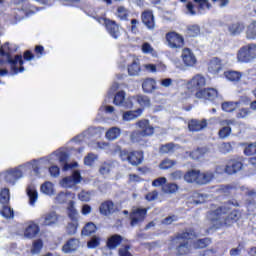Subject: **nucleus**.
Listing matches in <instances>:
<instances>
[{
    "label": "nucleus",
    "mask_w": 256,
    "mask_h": 256,
    "mask_svg": "<svg viewBox=\"0 0 256 256\" xmlns=\"http://www.w3.org/2000/svg\"><path fill=\"white\" fill-rule=\"evenodd\" d=\"M111 171V164L104 162L100 165L99 173L101 175H109V172Z\"/></svg>",
    "instance_id": "obj_62"
},
{
    "label": "nucleus",
    "mask_w": 256,
    "mask_h": 256,
    "mask_svg": "<svg viewBox=\"0 0 256 256\" xmlns=\"http://www.w3.org/2000/svg\"><path fill=\"white\" fill-rule=\"evenodd\" d=\"M1 214L6 219H13V217H15V213L13 212V209H11V207H9V206H7L5 204H4L3 208H2Z\"/></svg>",
    "instance_id": "obj_55"
},
{
    "label": "nucleus",
    "mask_w": 256,
    "mask_h": 256,
    "mask_svg": "<svg viewBox=\"0 0 256 256\" xmlns=\"http://www.w3.org/2000/svg\"><path fill=\"white\" fill-rule=\"evenodd\" d=\"M106 139L108 141H115L116 139H119L121 137V128L119 127H112L108 129V131L105 134Z\"/></svg>",
    "instance_id": "obj_36"
},
{
    "label": "nucleus",
    "mask_w": 256,
    "mask_h": 256,
    "mask_svg": "<svg viewBox=\"0 0 256 256\" xmlns=\"http://www.w3.org/2000/svg\"><path fill=\"white\" fill-rule=\"evenodd\" d=\"M57 157L59 159V163H62L63 165V168H62L63 171H69V169H75V167H77L78 165L77 162H74L71 164L67 163L68 156L65 152H59L57 154Z\"/></svg>",
    "instance_id": "obj_28"
},
{
    "label": "nucleus",
    "mask_w": 256,
    "mask_h": 256,
    "mask_svg": "<svg viewBox=\"0 0 256 256\" xmlns=\"http://www.w3.org/2000/svg\"><path fill=\"white\" fill-rule=\"evenodd\" d=\"M143 113V109H137L134 111H126L122 115L123 121H133L134 119H137L138 117H141Z\"/></svg>",
    "instance_id": "obj_33"
},
{
    "label": "nucleus",
    "mask_w": 256,
    "mask_h": 256,
    "mask_svg": "<svg viewBox=\"0 0 256 256\" xmlns=\"http://www.w3.org/2000/svg\"><path fill=\"white\" fill-rule=\"evenodd\" d=\"M219 151L220 153H224V154L231 153V151H233V147L231 146V143L224 142L220 144Z\"/></svg>",
    "instance_id": "obj_60"
},
{
    "label": "nucleus",
    "mask_w": 256,
    "mask_h": 256,
    "mask_svg": "<svg viewBox=\"0 0 256 256\" xmlns=\"http://www.w3.org/2000/svg\"><path fill=\"white\" fill-rule=\"evenodd\" d=\"M206 83L207 80L205 79V77L201 74H197L188 81L187 86L188 89H196V91H199L201 87H205Z\"/></svg>",
    "instance_id": "obj_16"
},
{
    "label": "nucleus",
    "mask_w": 256,
    "mask_h": 256,
    "mask_svg": "<svg viewBox=\"0 0 256 256\" xmlns=\"http://www.w3.org/2000/svg\"><path fill=\"white\" fill-rule=\"evenodd\" d=\"M142 89L144 93H153L157 89V81L153 78H146L142 82Z\"/></svg>",
    "instance_id": "obj_27"
},
{
    "label": "nucleus",
    "mask_w": 256,
    "mask_h": 256,
    "mask_svg": "<svg viewBox=\"0 0 256 256\" xmlns=\"http://www.w3.org/2000/svg\"><path fill=\"white\" fill-rule=\"evenodd\" d=\"M153 51H155V49H153V46H151V44H149L148 42H144L142 44V53L149 55L153 53Z\"/></svg>",
    "instance_id": "obj_64"
},
{
    "label": "nucleus",
    "mask_w": 256,
    "mask_h": 256,
    "mask_svg": "<svg viewBox=\"0 0 256 256\" xmlns=\"http://www.w3.org/2000/svg\"><path fill=\"white\" fill-rule=\"evenodd\" d=\"M224 75L228 81H232L234 83L241 81V73L237 71H227L224 73Z\"/></svg>",
    "instance_id": "obj_46"
},
{
    "label": "nucleus",
    "mask_w": 256,
    "mask_h": 256,
    "mask_svg": "<svg viewBox=\"0 0 256 256\" xmlns=\"http://www.w3.org/2000/svg\"><path fill=\"white\" fill-rule=\"evenodd\" d=\"M141 73V65L139 64V59H134L133 62L128 65V74L131 77H137Z\"/></svg>",
    "instance_id": "obj_32"
},
{
    "label": "nucleus",
    "mask_w": 256,
    "mask_h": 256,
    "mask_svg": "<svg viewBox=\"0 0 256 256\" xmlns=\"http://www.w3.org/2000/svg\"><path fill=\"white\" fill-rule=\"evenodd\" d=\"M99 133V129L95 127H90L87 130H85L82 134L76 136L73 141H76V143H81V141H87L88 139H93L95 135Z\"/></svg>",
    "instance_id": "obj_17"
},
{
    "label": "nucleus",
    "mask_w": 256,
    "mask_h": 256,
    "mask_svg": "<svg viewBox=\"0 0 256 256\" xmlns=\"http://www.w3.org/2000/svg\"><path fill=\"white\" fill-rule=\"evenodd\" d=\"M243 169V163L237 160H231L228 165L225 166V173L227 175H235V173H239Z\"/></svg>",
    "instance_id": "obj_20"
},
{
    "label": "nucleus",
    "mask_w": 256,
    "mask_h": 256,
    "mask_svg": "<svg viewBox=\"0 0 256 256\" xmlns=\"http://www.w3.org/2000/svg\"><path fill=\"white\" fill-rule=\"evenodd\" d=\"M144 137L147 136L143 135V133L140 132L139 130H136L130 134V141L132 143H139L140 145H143V143H145V139H143Z\"/></svg>",
    "instance_id": "obj_41"
},
{
    "label": "nucleus",
    "mask_w": 256,
    "mask_h": 256,
    "mask_svg": "<svg viewBox=\"0 0 256 256\" xmlns=\"http://www.w3.org/2000/svg\"><path fill=\"white\" fill-rule=\"evenodd\" d=\"M97 154L89 153L85 158H84V165H88L91 167L95 161H97Z\"/></svg>",
    "instance_id": "obj_57"
},
{
    "label": "nucleus",
    "mask_w": 256,
    "mask_h": 256,
    "mask_svg": "<svg viewBox=\"0 0 256 256\" xmlns=\"http://www.w3.org/2000/svg\"><path fill=\"white\" fill-rule=\"evenodd\" d=\"M142 23H144L147 29H150L151 31L155 29V16H153L152 11H145L142 14Z\"/></svg>",
    "instance_id": "obj_25"
},
{
    "label": "nucleus",
    "mask_w": 256,
    "mask_h": 256,
    "mask_svg": "<svg viewBox=\"0 0 256 256\" xmlns=\"http://www.w3.org/2000/svg\"><path fill=\"white\" fill-rule=\"evenodd\" d=\"M243 31H245L244 22L237 21L228 25V33L232 35V37H237V35H239Z\"/></svg>",
    "instance_id": "obj_21"
},
{
    "label": "nucleus",
    "mask_w": 256,
    "mask_h": 256,
    "mask_svg": "<svg viewBox=\"0 0 256 256\" xmlns=\"http://www.w3.org/2000/svg\"><path fill=\"white\" fill-rule=\"evenodd\" d=\"M169 176L172 181H179L183 178L185 179V174L181 170H176V171L170 173Z\"/></svg>",
    "instance_id": "obj_58"
},
{
    "label": "nucleus",
    "mask_w": 256,
    "mask_h": 256,
    "mask_svg": "<svg viewBox=\"0 0 256 256\" xmlns=\"http://www.w3.org/2000/svg\"><path fill=\"white\" fill-rule=\"evenodd\" d=\"M145 217H147V208L133 209L130 213L131 227H137V225H141V223L145 221Z\"/></svg>",
    "instance_id": "obj_8"
},
{
    "label": "nucleus",
    "mask_w": 256,
    "mask_h": 256,
    "mask_svg": "<svg viewBox=\"0 0 256 256\" xmlns=\"http://www.w3.org/2000/svg\"><path fill=\"white\" fill-rule=\"evenodd\" d=\"M38 223L42 227H53L59 223V214L55 211L46 212L38 219Z\"/></svg>",
    "instance_id": "obj_9"
},
{
    "label": "nucleus",
    "mask_w": 256,
    "mask_h": 256,
    "mask_svg": "<svg viewBox=\"0 0 256 256\" xmlns=\"http://www.w3.org/2000/svg\"><path fill=\"white\" fill-rule=\"evenodd\" d=\"M237 59L240 63H251L256 59V44L242 47L237 53Z\"/></svg>",
    "instance_id": "obj_5"
},
{
    "label": "nucleus",
    "mask_w": 256,
    "mask_h": 256,
    "mask_svg": "<svg viewBox=\"0 0 256 256\" xmlns=\"http://www.w3.org/2000/svg\"><path fill=\"white\" fill-rule=\"evenodd\" d=\"M200 33L201 28L199 27V25L194 24L187 26V35H189V37H197Z\"/></svg>",
    "instance_id": "obj_48"
},
{
    "label": "nucleus",
    "mask_w": 256,
    "mask_h": 256,
    "mask_svg": "<svg viewBox=\"0 0 256 256\" xmlns=\"http://www.w3.org/2000/svg\"><path fill=\"white\" fill-rule=\"evenodd\" d=\"M39 165H41V162L33 160L32 162L20 165L19 167L8 169L3 173V177L7 183H10V185H15V183H17V181L23 177V171H25V167H32L35 175H37V177H41V173L39 172Z\"/></svg>",
    "instance_id": "obj_3"
},
{
    "label": "nucleus",
    "mask_w": 256,
    "mask_h": 256,
    "mask_svg": "<svg viewBox=\"0 0 256 256\" xmlns=\"http://www.w3.org/2000/svg\"><path fill=\"white\" fill-rule=\"evenodd\" d=\"M115 203L111 200L104 201L100 204L99 211L101 215L104 217H109V215H113L115 213Z\"/></svg>",
    "instance_id": "obj_18"
},
{
    "label": "nucleus",
    "mask_w": 256,
    "mask_h": 256,
    "mask_svg": "<svg viewBox=\"0 0 256 256\" xmlns=\"http://www.w3.org/2000/svg\"><path fill=\"white\" fill-rule=\"evenodd\" d=\"M9 199V188L2 189L0 192V203L2 205H7V203H9Z\"/></svg>",
    "instance_id": "obj_53"
},
{
    "label": "nucleus",
    "mask_w": 256,
    "mask_h": 256,
    "mask_svg": "<svg viewBox=\"0 0 256 256\" xmlns=\"http://www.w3.org/2000/svg\"><path fill=\"white\" fill-rule=\"evenodd\" d=\"M234 123V120H224L221 122L223 127L218 132L220 139H227L231 135V127L229 125H233Z\"/></svg>",
    "instance_id": "obj_24"
},
{
    "label": "nucleus",
    "mask_w": 256,
    "mask_h": 256,
    "mask_svg": "<svg viewBox=\"0 0 256 256\" xmlns=\"http://www.w3.org/2000/svg\"><path fill=\"white\" fill-rule=\"evenodd\" d=\"M39 231V225H37L35 222H28L24 231V237H26V239H33L39 235Z\"/></svg>",
    "instance_id": "obj_19"
},
{
    "label": "nucleus",
    "mask_w": 256,
    "mask_h": 256,
    "mask_svg": "<svg viewBox=\"0 0 256 256\" xmlns=\"http://www.w3.org/2000/svg\"><path fill=\"white\" fill-rule=\"evenodd\" d=\"M40 191L41 193H44V195H55V188L53 187V183L49 181L41 185Z\"/></svg>",
    "instance_id": "obj_42"
},
{
    "label": "nucleus",
    "mask_w": 256,
    "mask_h": 256,
    "mask_svg": "<svg viewBox=\"0 0 256 256\" xmlns=\"http://www.w3.org/2000/svg\"><path fill=\"white\" fill-rule=\"evenodd\" d=\"M181 57L185 67H195L197 65V57L195 56L193 51H191V49H183Z\"/></svg>",
    "instance_id": "obj_13"
},
{
    "label": "nucleus",
    "mask_w": 256,
    "mask_h": 256,
    "mask_svg": "<svg viewBox=\"0 0 256 256\" xmlns=\"http://www.w3.org/2000/svg\"><path fill=\"white\" fill-rule=\"evenodd\" d=\"M143 67L149 73H157V71H165V69H167V66H165V65L157 66L155 64H144Z\"/></svg>",
    "instance_id": "obj_44"
},
{
    "label": "nucleus",
    "mask_w": 256,
    "mask_h": 256,
    "mask_svg": "<svg viewBox=\"0 0 256 256\" xmlns=\"http://www.w3.org/2000/svg\"><path fill=\"white\" fill-rule=\"evenodd\" d=\"M67 213L69 219L71 221H77L79 217V213L77 212V209L75 208V202L73 200H70L67 207Z\"/></svg>",
    "instance_id": "obj_38"
},
{
    "label": "nucleus",
    "mask_w": 256,
    "mask_h": 256,
    "mask_svg": "<svg viewBox=\"0 0 256 256\" xmlns=\"http://www.w3.org/2000/svg\"><path fill=\"white\" fill-rule=\"evenodd\" d=\"M120 159L128 161L133 166L141 165L143 163V152L122 150L120 152Z\"/></svg>",
    "instance_id": "obj_6"
},
{
    "label": "nucleus",
    "mask_w": 256,
    "mask_h": 256,
    "mask_svg": "<svg viewBox=\"0 0 256 256\" xmlns=\"http://www.w3.org/2000/svg\"><path fill=\"white\" fill-rule=\"evenodd\" d=\"M223 69V63L221 62V59L214 57L210 60L208 71L210 73H213L214 75L219 73Z\"/></svg>",
    "instance_id": "obj_30"
},
{
    "label": "nucleus",
    "mask_w": 256,
    "mask_h": 256,
    "mask_svg": "<svg viewBox=\"0 0 256 256\" xmlns=\"http://www.w3.org/2000/svg\"><path fill=\"white\" fill-rule=\"evenodd\" d=\"M192 201L195 203V205H200L201 203H205L207 201V195L201 194L199 192H194L192 194Z\"/></svg>",
    "instance_id": "obj_47"
},
{
    "label": "nucleus",
    "mask_w": 256,
    "mask_h": 256,
    "mask_svg": "<svg viewBox=\"0 0 256 256\" xmlns=\"http://www.w3.org/2000/svg\"><path fill=\"white\" fill-rule=\"evenodd\" d=\"M246 98H241L239 101L236 102H224L222 103V110H224L226 113H233L235 109L239 107V105H243L249 103V101L245 102Z\"/></svg>",
    "instance_id": "obj_23"
},
{
    "label": "nucleus",
    "mask_w": 256,
    "mask_h": 256,
    "mask_svg": "<svg viewBox=\"0 0 256 256\" xmlns=\"http://www.w3.org/2000/svg\"><path fill=\"white\" fill-rule=\"evenodd\" d=\"M184 181H186V183H196L199 185V170L192 169L186 172L184 174Z\"/></svg>",
    "instance_id": "obj_31"
},
{
    "label": "nucleus",
    "mask_w": 256,
    "mask_h": 256,
    "mask_svg": "<svg viewBox=\"0 0 256 256\" xmlns=\"http://www.w3.org/2000/svg\"><path fill=\"white\" fill-rule=\"evenodd\" d=\"M175 151V145L173 143H167L160 147L159 153L166 155L167 153H173Z\"/></svg>",
    "instance_id": "obj_51"
},
{
    "label": "nucleus",
    "mask_w": 256,
    "mask_h": 256,
    "mask_svg": "<svg viewBox=\"0 0 256 256\" xmlns=\"http://www.w3.org/2000/svg\"><path fill=\"white\" fill-rule=\"evenodd\" d=\"M163 193H168V195H172L173 193H177L179 191V186L176 183H168L162 186Z\"/></svg>",
    "instance_id": "obj_45"
},
{
    "label": "nucleus",
    "mask_w": 256,
    "mask_h": 256,
    "mask_svg": "<svg viewBox=\"0 0 256 256\" xmlns=\"http://www.w3.org/2000/svg\"><path fill=\"white\" fill-rule=\"evenodd\" d=\"M79 183H81V172L77 170L73 171L71 176H67L60 181V185L64 189H72Z\"/></svg>",
    "instance_id": "obj_10"
},
{
    "label": "nucleus",
    "mask_w": 256,
    "mask_h": 256,
    "mask_svg": "<svg viewBox=\"0 0 256 256\" xmlns=\"http://www.w3.org/2000/svg\"><path fill=\"white\" fill-rule=\"evenodd\" d=\"M225 255V249L216 246L212 249L205 250L200 256H223Z\"/></svg>",
    "instance_id": "obj_40"
},
{
    "label": "nucleus",
    "mask_w": 256,
    "mask_h": 256,
    "mask_svg": "<svg viewBox=\"0 0 256 256\" xmlns=\"http://www.w3.org/2000/svg\"><path fill=\"white\" fill-rule=\"evenodd\" d=\"M195 237H197V233H195V231L191 229L176 234L171 239V246L174 247L176 255H189V253H191L189 239H195Z\"/></svg>",
    "instance_id": "obj_2"
},
{
    "label": "nucleus",
    "mask_w": 256,
    "mask_h": 256,
    "mask_svg": "<svg viewBox=\"0 0 256 256\" xmlns=\"http://www.w3.org/2000/svg\"><path fill=\"white\" fill-rule=\"evenodd\" d=\"M207 127V120H191L188 124L189 131L197 132L203 131Z\"/></svg>",
    "instance_id": "obj_29"
},
{
    "label": "nucleus",
    "mask_w": 256,
    "mask_h": 256,
    "mask_svg": "<svg viewBox=\"0 0 256 256\" xmlns=\"http://www.w3.org/2000/svg\"><path fill=\"white\" fill-rule=\"evenodd\" d=\"M116 17H118L120 21H127L129 18V10L125 8V6H119L116 10Z\"/></svg>",
    "instance_id": "obj_43"
},
{
    "label": "nucleus",
    "mask_w": 256,
    "mask_h": 256,
    "mask_svg": "<svg viewBox=\"0 0 256 256\" xmlns=\"http://www.w3.org/2000/svg\"><path fill=\"white\" fill-rule=\"evenodd\" d=\"M26 193L29 197V203L32 207H35V204L37 203V199H39V194L37 192V187L35 185L31 184L27 187Z\"/></svg>",
    "instance_id": "obj_26"
},
{
    "label": "nucleus",
    "mask_w": 256,
    "mask_h": 256,
    "mask_svg": "<svg viewBox=\"0 0 256 256\" xmlns=\"http://www.w3.org/2000/svg\"><path fill=\"white\" fill-rule=\"evenodd\" d=\"M55 199L57 203H60V204L67 203V201H71V199H75V193H72L69 191L60 192Z\"/></svg>",
    "instance_id": "obj_34"
},
{
    "label": "nucleus",
    "mask_w": 256,
    "mask_h": 256,
    "mask_svg": "<svg viewBox=\"0 0 256 256\" xmlns=\"http://www.w3.org/2000/svg\"><path fill=\"white\" fill-rule=\"evenodd\" d=\"M95 231H97V226H95L94 223L90 222L87 223L82 229V235H85L87 237L89 235H92V233H95Z\"/></svg>",
    "instance_id": "obj_49"
},
{
    "label": "nucleus",
    "mask_w": 256,
    "mask_h": 256,
    "mask_svg": "<svg viewBox=\"0 0 256 256\" xmlns=\"http://www.w3.org/2000/svg\"><path fill=\"white\" fill-rule=\"evenodd\" d=\"M121 241H123V237H121V235L115 234L111 236L107 241L108 249H117V247L121 245Z\"/></svg>",
    "instance_id": "obj_37"
},
{
    "label": "nucleus",
    "mask_w": 256,
    "mask_h": 256,
    "mask_svg": "<svg viewBox=\"0 0 256 256\" xmlns=\"http://www.w3.org/2000/svg\"><path fill=\"white\" fill-rule=\"evenodd\" d=\"M107 32L113 39H119L121 37V31L119 30V24L111 19L104 20Z\"/></svg>",
    "instance_id": "obj_15"
},
{
    "label": "nucleus",
    "mask_w": 256,
    "mask_h": 256,
    "mask_svg": "<svg viewBox=\"0 0 256 256\" xmlns=\"http://www.w3.org/2000/svg\"><path fill=\"white\" fill-rule=\"evenodd\" d=\"M166 41L170 49H181L185 45V39L177 32H168Z\"/></svg>",
    "instance_id": "obj_7"
},
{
    "label": "nucleus",
    "mask_w": 256,
    "mask_h": 256,
    "mask_svg": "<svg viewBox=\"0 0 256 256\" xmlns=\"http://www.w3.org/2000/svg\"><path fill=\"white\" fill-rule=\"evenodd\" d=\"M80 242L79 239L71 238L62 247L63 253H75L79 249Z\"/></svg>",
    "instance_id": "obj_22"
},
{
    "label": "nucleus",
    "mask_w": 256,
    "mask_h": 256,
    "mask_svg": "<svg viewBox=\"0 0 256 256\" xmlns=\"http://www.w3.org/2000/svg\"><path fill=\"white\" fill-rule=\"evenodd\" d=\"M218 92L215 88H204L198 90L195 94L197 99H204L205 101H215Z\"/></svg>",
    "instance_id": "obj_12"
},
{
    "label": "nucleus",
    "mask_w": 256,
    "mask_h": 256,
    "mask_svg": "<svg viewBox=\"0 0 256 256\" xmlns=\"http://www.w3.org/2000/svg\"><path fill=\"white\" fill-rule=\"evenodd\" d=\"M42 249H43V241L35 240L31 249V253L33 255H38V253H41Z\"/></svg>",
    "instance_id": "obj_54"
},
{
    "label": "nucleus",
    "mask_w": 256,
    "mask_h": 256,
    "mask_svg": "<svg viewBox=\"0 0 256 256\" xmlns=\"http://www.w3.org/2000/svg\"><path fill=\"white\" fill-rule=\"evenodd\" d=\"M213 177H215L213 172L201 173V171H199L198 185H207V183H211V181H213Z\"/></svg>",
    "instance_id": "obj_35"
},
{
    "label": "nucleus",
    "mask_w": 256,
    "mask_h": 256,
    "mask_svg": "<svg viewBox=\"0 0 256 256\" xmlns=\"http://www.w3.org/2000/svg\"><path fill=\"white\" fill-rule=\"evenodd\" d=\"M246 39H250L251 41H255L256 39V20H253L246 27Z\"/></svg>",
    "instance_id": "obj_39"
},
{
    "label": "nucleus",
    "mask_w": 256,
    "mask_h": 256,
    "mask_svg": "<svg viewBox=\"0 0 256 256\" xmlns=\"http://www.w3.org/2000/svg\"><path fill=\"white\" fill-rule=\"evenodd\" d=\"M101 245V238L94 236L88 241L87 246L88 249H95Z\"/></svg>",
    "instance_id": "obj_56"
},
{
    "label": "nucleus",
    "mask_w": 256,
    "mask_h": 256,
    "mask_svg": "<svg viewBox=\"0 0 256 256\" xmlns=\"http://www.w3.org/2000/svg\"><path fill=\"white\" fill-rule=\"evenodd\" d=\"M244 154L248 156L256 155V142L246 146L244 149Z\"/></svg>",
    "instance_id": "obj_63"
},
{
    "label": "nucleus",
    "mask_w": 256,
    "mask_h": 256,
    "mask_svg": "<svg viewBox=\"0 0 256 256\" xmlns=\"http://www.w3.org/2000/svg\"><path fill=\"white\" fill-rule=\"evenodd\" d=\"M136 101L141 105V107H149L151 105V99L145 95H138L136 97Z\"/></svg>",
    "instance_id": "obj_52"
},
{
    "label": "nucleus",
    "mask_w": 256,
    "mask_h": 256,
    "mask_svg": "<svg viewBox=\"0 0 256 256\" xmlns=\"http://www.w3.org/2000/svg\"><path fill=\"white\" fill-rule=\"evenodd\" d=\"M241 214L237 210L229 212L227 207H219L216 210H210L207 213V219L213 225L214 229H219L220 227H230L233 223L239 221Z\"/></svg>",
    "instance_id": "obj_1"
},
{
    "label": "nucleus",
    "mask_w": 256,
    "mask_h": 256,
    "mask_svg": "<svg viewBox=\"0 0 256 256\" xmlns=\"http://www.w3.org/2000/svg\"><path fill=\"white\" fill-rule=\"evenodd\" d=\"M9 43H5L0 49L1 57H6V61L10 65V69L13 75H17L18 73H23L25 71V67H23V56L16 55L14 58L9 54Z\"/></svg>",
    "instance_id": "obj_4"
},
{
    "label": "nucleus",
    "mask_w": 256,
    "mask_h": 256,
    "mask_svg": "<svg viewBox=\"0 0 256 256\" xmlns=\"http://www.w3.org/2000/svg\"><path fill=\"white\" fill-rule=\"evenodd\" d=\"M78 199L80 201H84V202H89L91 201V192L89 191H85V190H82L79 194H78Z\"/></svg>",
    "instance_id": "obj_61"
},
{
    "label": "nucleus",
    "mask_w": 256,
    "mask_h": 256,
    "mask_svg": "<svg viewBox=\"0 0 256 256\" xmlns=\"http://www.w3.org/2000/svg\"><path fill=\"white\" fill-rule=\"evenodd\" d=\"M78 225L79 224L77 223V221H73V223H68L66 227V232L68 233V235H75V233H77Z\"/></svg>",
    "instance_id": "obj_59"
},
{
    "label": "nucleus",
    "mask_w": 256,
    "mask_h": 256,
    "mask_svg": "<svg viewBox=\"0 0 256 256\" xmlns=\"http://www.w3.org/2000/svg\"><path fill=\"white\" fill-rule=\"evenodd\" d=\"M114 105L118 107H126V109H131L133 107V98H125V91H119L113 99Z\"/></svg>",
    "instance_id": "obj_11"
},
{
    "label": "nucleus",
    "mask_w": 256,
    "mask_h": 256,
    "mask_svg": "<svg viewBox=\"0 0 256 256\" xmlns=\"http://www.w3.org/2000/svg\"><path fill=\"white\" fill-rule=\"evenodd\" d=\"M177 165V162L169 158L164 159L160 164L159 168L163 170L171 169Z\"/></svg>",
    "instance_id": "obj_50"
},
{
    "label": "nucleus",
    "mask_w": 256,
    "mask_h": 256,
    "mask_svg": "<svg viewBox=\"0 0 256 256\" xmlns=\"http://www.w3.org/2000/svg\"><path fill=\"white\" fill-rule=\"evenodd\" d=\"M136 127L139 128L140 130L138 131L146 137H151L155 133V128L147 119L139 120L136 122Z\"/></svg>",
    "instance_id": "obj_14"
}]
</instances>
